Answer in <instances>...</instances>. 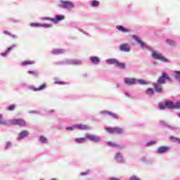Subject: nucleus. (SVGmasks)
Here are the masks:
<instances>
[{
  "label": "nucleus",
  "instance_id": "obj_20",
  "mask_svg": "<svg viewBox=\"0 0 180 180\" xmlns=\"http://www.w3.org/2000/svg\"><path fill=\"white\" fill-rule=\"evenodd\" d=\"M117 30H120V32H122V33H127V29H126L122 25H117Z\"/></svg>",
  "mask_w": 180,
  "mask_h": 180
},
{
  "label": "nucleus",
  "instance_id": "obj_38",
  "mask_svg": "<svg viewBox=\"0 0 180 180\" xmlns=\"http://www.w3.org/2000/svg\"><path fill=\"white\" fill-rule=\"evenodd\" d=\"M159 107H160V109H165L167 106L162 103H159Z\"/></svg>",
  "mask_w": 180,
  "mask_h": 180
},
{
  "label": "nucleus",
  "instance_id": "obj_46",
  "mask_svg": "<svg viewBox=\"0 0 180 180\" xmlns=\"http://www.w3.org/2000/svg\"><path fill=\"white\" fill-rule=\"evenodd\" d=\"M1 56H2L3 57H6V56H8V53H1Z\"/></svg>",
  "mask_w": 180,
  "mask_h": 180
},
{
  "label": "nucleus",
  "instance_id": "obj_43",
  "mask_svg": "<svg viewBox=\"0 0 180 180\" xmlns=\"http://www.w3.org/2000/svg\"><path fill=\"white\" fill-rule=\"evenodd\" d=\"M73 64H81V60H74Z\"/></svg>",
  "mask_w": 180,
  "mask_h": 180
},
{
  "label": "nucleus",
  "instance_id": "obj_12",
  "mask_svg": "<svg viewBox=\"0 0 180 180\" xmlns=\"http://www.w3.org/2000/svg\"><path fill=\"white\" fill-rule=\"evenodd\" d=\"M115 160L118 162H123V156H122V153H117L115 155Z\"/></svg>",
  "mask_w": 180,
  "mask_h": 180
},
{
  "label": "nucleus",
  "instance_id": "obj_5",
  "mask_svg": "<svg viewBox=\"0 0 180 180\" xmlns=\"http://www.w3.org/2000/svg\"><path fill=\"white\" fill-rule=\"evenodd\" d=\"M59 6L66 9H71L72 8H74V4H72L71 1H62Z\"/></svg>",
  "mask_w": 180,
  "mask_h": 180
},
{
  "label": "nucleus",
  "instance_id": "obj_16",
  "mask_svg": "<svg viewBox=\"0 0 180 180\" xmlns=\"http://www.w3.org/2000/svg\"><path fill=\"white\" fill-rule=\"evenodd\" d=\"M29 135V132L27 131H22L18 136L19 140H22V139H25V137H27Z\"/></svg>",
  "mask_w": 180,
  "mask_h": 180
},
{
  "label": "nucleus",
  "instance_id": "obj_41",
  "mask_svg": "<svg viewBox=\"0 0 180 180\" xmlns=\"http://www.w3.org/2000/svg\"><path fill=\"white\" fill-rule=\"evenodd\" d=\"M11 146H12V143L8 142V143H6V150H8V147H11Z\"/></svg>",
  "mask_w": 180,
  "mask_h": 180
},
{
  "label": "nucleus",
  "instance_id": "obj_27",
  "mask_svg": "<svg viewBox=\"0 0 180 180\" xmlns=\"http://www.w3.org/2000/svg\"><path fill=\"white\" fill-rule=\"evenodd\" d=\"M146 95L153 96V95H154V90H153V89H148L146 91Z\"/></svg>",
  "mask_w": 180,
  "mask_h": 180
},
{
  "label": "nucleus",
  "instance_id": "obj_25",
  "mask_svg": "<svg viewBox=\"0 0 180 180\" xmlns=\"http://www.w3.org/2000/svg\"><path fill=\"white\" fill-rule=\"evenodd\" d=\"M115 65H117V67H119V68H122V69H124L126 68V65L124 63H120L117 60Z\"/></svg>",
  "mask_w": 180,
  "mask_h": 180
},
{
  "label": "nucleus",
  "instance_id": "obj_10",
  "mask_svg": "<svg viewBox=\"0 0 180 180\" xmlns=\"http://www.w3.org/2000/svg\"><path fill=\"white\" fill-rule=\"evenodd\" d=\"M124 82L127 85H134L137 82V79L136 78H126Z\"/></svg>",
  "mask_w": 180,
  "mask_h": 180
},
{
  "label": "nucleus",
  "instance_id": "obj_29",
  "mask_svg": "<svg viewBox=\"0 0 180 180\" xmlns=\"http://www.w3.org/2000/svg\"><path fill=\"white\" fill-rule=\"evenodd\" d=\"M107 62L108 63V64H114L115 65H116V64L117 63V60H116V59H110V60H107Z\"/></svg>",
  "mask_w": 180,
  "mask_h": 180
},
{
  "label": "nucleus",
  "instance_id": "obj_19",
  "mask_svg": "<svg viewBox=\"0 0 180 180\" xmlns=\"http://www.w3.org/2000/svg\"><path fill=\"white\" fill-rule=\"evenodd\" d=\"M90 60L94 64H99V58L96 56L91 57Z\"/></svg>",
  "mask_w": 180,
  "mask_h": 180
},
{
  "label": "nucleus",
  "instance_id": "obj_44",
  "mask_svg": "<svg viewBox=\"0 0 180 180\" xmlns=\"http://www.w3.org/2000/svg\"><path fill=\"white\" fill-rule=\"evenodd\" d=\"M88 172H82L81 174H80V175H82V176H84V175H88Z\"/></svg>",
  "mask_w": 180,
  "mask_h": 180
},
{
  "label": "nucleus",
  "instance_id": "obj_39",
  "mask_svg": "<svg viewBox=\"0 0 180 180\" xmlns=\"http://www.w3.org/2000/svg\"><path fill=\"white\" fill-rule=\"evenodd\" d=\"M129 180H140V179H139L137 176H132Z\"/></svg>",
  "mask_w": 180,
  "mask_h": 180
},
{
  "label": "nucleus",
  "instance_id": "obj_26",
  "mask_svg": "<svg viewBox=\"0 0 180 180\" xmlns=\"http://www.w3.org/2000/svg\"><path fill=\"white\" fill-rule=\"evenodd\" d=\"M169 139L173 141V143H179L180 144V139L179 138H176L174 136H170Z\"/></svg>",
  "mask_w": 180,
  "mask_h": 180
},
{
  "label": "nucleus",
  "instance_id": "obj_8",
  "mask_svg": "<svg viewBox=\"0 0 180 180\" xmlns=\"http://www.w3.org/2000/svg\"><path fill=\"white\" fill-rule=\"evenodd\" d=\"M31 27H51V25L40 24L38 22H32L30 24Z\"/></svg>",
  "mask_w": 180,
  "mask_h": 180
},
{
  "label": "nucleus",
  "instance_id": "obj_24",
  "mask_svg": "<svg viewBox=\"0 0 180 180\" xmlns=\"http://www.w3.org/2000/svg\"><path fill=\"white\" fill-rule=\"evenodd\" d=\"M76 143L81 144L82 143H85L86 141V137L85 138H77L75 139Z\"/></svg>",
  "mask_w": 180,
  "mask_h": 180
},
{
  "label": "nucleus",
  "instance_id": "obj_1",
  "mask_svg": "<svg viewBox=\"0 0 180 180\" xmlns=\"http://www.w3.org/2000/svg\"><path fill=\"white\" fill-rule=\"evenodd\" d=\"M165 79H167V81H169V82H172V79L168 77V74H167L165 72H163L162 73V76L158 78L157 83H153V86L156 92H162V86L161 85L165 84Z\"/></svg>",
  "mask_w": 180,
  "mask_h": 180
},
{
  "label": "nucleus",
  "instance_id": "obj_14",
  "mask_svg": "<svg viewBox=\"0 0 180 180\" xmlns=\"http://www.w3.org/2000/svg\"><path fill=\"white\" fill-rule=\"evenodd\" d=\"M46 86H47V85L46 84V83H44L41 86H39L38 88H34L33 91H34V92H37L39 91H43V90L46 89Z\"/></svg>",
  "mask_w": 180,
  "mask_h": 180
},
{
  "label": "nucleus",
  "instance_id": "obj_4",
  "mask_svg": "<svg viewBox=\"0 0 180 180\" xmlns=\"http://www.w3.org/2000/svg\"><path fill=\"white\" fill-rule=\"evenodd\" d=\"M43 20H50L53 23H58L61 20H64V16L63 15H56L54 18H42Z\"/></svg>",
  "mask_w": 180,
  "mask_h": 180
},
{
  "label": "nucleus",
  "instance_id": "obj_32",
  "mask_svg": "<svg viewBox=\"0 0 180 180\" xmlns=\"http://www.w3.org/2000/svg\"><path fill=\"white\" fill-rule=\"evenodd\" d=\"M0 124H6V122H5V120L2 117V115H0Z\"/></svg>",
  "mask_w": 180,
  "mask_h": 180
},
{
  "label": "nucleus",
  "instance_id": "obj_42",
  "mask_svg": "<svg viewBox=\"0 0 180 180\" xmlns=\"http://www.w3.org/2000/svg\"><path fill=\"white\" fill-rule=\"evenodd\" d=\"M4 34H6L7 36H12V34H11V32H8V31H4Z\"/></svg>",
  "mask_w": 180,
  "mask_h": 180
},
{
  "label": "nucleus",
  "instance_id": "obj_6",
  "mask_svg": "<svg viewBox=\"0 0 180 180\" xmlns=\"http://www.w3.org/2000/svg\"><path fill=\"white\" fill-rule=\"evenodd\" d=\"M86 139H87L90 141H94V143H99V141H101V138L99 136L90 134H86Z\"/></svg>",
  "mask_w": 180,
  "mask_h": 180
},
{
  "label": "nucleus",
  "instance_id": "obj_21",
  "mask_svg": "<svg viewBox=\"0 0 180 180\" xmlns=\"http://www.w3.org/2000/svg\"><path fill=\"white\" fill-rule=\"evenodd\" d=\"M108 144L110 146V147H115L117 148H123V146L119 145V144H117V143H112V142H108Z\"/></svg>",
  "mask_w": 180,
  "mask_h": 180
},
{
  "label": "nucleus",
  "instance_id": "obj_9",
  "mask_svg": "<svg viewBox=\"0 0 180 180\" xmlns=\"http://www.w3.org/2000/svg\"><path fill=\"white\" fill-rule=\"evenodd\" d=\"M120 50L124 53H129V51H130V46H129L127 44H121L120 46Z\"/></svg>",
  "mask_w": 180,
  "mask_h": 180
},
{
  "label": "nucleus",
  "instance_id": "obj_15",
  "mask_svg": "<svg viewBox=\"0 0 180 180\" xmlns=\"http://www.w3.org/2000/svg\"><path fill=\"white\" fill-rule=\"evenodd\" d=\"M165 106L168 108V109H174L175 103L172 101H166Z\"/></svg>",
  "mask_w": 180,
  "mask_h": 180
},
{
  "label": "nucleus",
  "instance_id": "obj_3",
  "mask_svg": "<svg viewBox=\"0 0 180 180\" xmlns=\"http://www.w3.org/2000/svg\"><path fill=\"white\" fill-rule=\"evenodd\" d=\"M152 56L155 58V60H160L162 63H168V59L165 58V57L162 56L158 52L153 51L152 53Z\"/></svg>",
  "mask_w": 180,
  "mask_h": 180
},
{
  "label": "nucleus",
  "instance_id": "obj_30",
  "mask_svg": "<svg viewBox=\"0 0 180 180\" xmlns=\"http://www.w3.org/2000/svg\"><path fill=\"white\" fill-rule=\"evenodd\" d=\"M137 82H139V84H140L141 85H147V84H148V82H147V81L144 79L137 80Z\"/></svg>",
  "mask_w": 180,
  "mask_h": 180
},
{
  "label": "nucleus",
  "instance_id": "obj_31",
  "mask_svg": "<svg viewBox=\"0 0 180 180\" xmlns=\"http://www.w3.org/2000/svg\"><path fill=\"white\" fill-rule=\"evenodd\" d=\"M174 77L176 79H179L180 78V71H174Z\"/></svg>",
  "mask_w": 180,
  "mask_h": 180
},
{
  "label": "nucleus",
  "instance_id": "obj_33",
  "mask_svg": "<svg viewBox=\"0 0 180 180\" xmlns=\"http://www.w3.org/2000/svg\"><path fill=\"white\" fill-rule=\"evenodd\" d=\"M92 6H99V1H94L91 4Z\"/></svg>",
  "mask_w": 180,
  "mask_h": 180
},
{
  "label": "nucleus",
  "instance_id": "obj_11",
  "mask_svg": "<svg viewBox=\"0 0 180 180\" xmlns=\"http://www.w3.org/2000/svg\"><path fill=\"white\" fill-rule=\"evenodd\" d=\"M169 150V147L167 146H161L158 148L157 153L158 154H164V153H167Z\"/></svg>",
  "mask_w": 180,
  "mask_h": 180
},
{
  "label": "nucleus",
  "instance_id": "obj_17",
  "mask_svg": "<svg viewBox=\"0 0 180 180\" xmlns=\"http://www.w3.org/2000/svg\"><path fill=\"white\" fill-rule=\"evenodd\" d=\"M101 113L103 115H108L109 116H112V117H114V119H119V117H117V115H116L113 112L103 111V112H101Z\"/></svg>",
  "mask_w": 180,
  "mask_h": 180
},
{
  "label": "nucleus",
  "instance_id": "obj_18",
  "mask_svg": "<svg viewBox=\"0 0 180 180\" xmlns=\"http://www.w3.org/2000/svg\"><path fill=\"white\" fill-rule=\"evenodd\" d=\"M34 64V61L33 60H25L22 63H21V65L26 66V65H32Z\"/></svg>",
  "mask_w": 180,
  "mask_h": 180
},
{
  "label": "nucleus",
  "instance_id": "obj_28",
  "mask_svg": "<svg viewBox=\"0 0 180 180\" xmlns=\"http://www.w3.org/2000/svg\"><path fill=\"white\" fill-rule=\"evenodd\" d=\"M39 141H41V143H44V144H47V138L44 136H40Z\"/></svg>",
  "mask_w": 180,
  "mask_h": 180
},
{
  "label": "nucleus",
  "instance_id": "obj_34",
  "mask_svg": "<svg viewBox=\"0 0 180 180\" xmlns=\"http://www.w3.org/2000/svg\"><path fill=\"white\" fill-rule=\"evenodd\" d=\"M15 47H16V45H13L12 46L8 47L6 49V53H9V51H11V50H13V49H15Z\"/></svg>",
  "mask_w": 180,
  "mask_h": 180
},
{
  "label": "nucleus",
  "instance_id": "obj_23",
  "mask_svg": "<svg viewBox=\"0 0 180 180\" xmlns=\"http://www.w3.org/2000/svg\"><path fill=\"white\" fill-rule=\"evenodd\" d=\"M75 127H77V129H79L80 130H86L88 129L87 125H83V124H77L75 126Z\"/></svg>",
  "mask_w": 180,
  "mask_h": 180
},
{
  "label": "nucleus",
  "instance_id": "obj_35",
  "mask_svg": "<svg viewBox=\"0 0 180 180\" xmlns=\"http://www.w3.org/2000/svg\"><path fill=\"white\" fill-rule=\"evenodd\" d=\"M174 109H180V101L174 103Z\"/></svg>",
  "mask_w": 180,
  "mask_h": 180
},
{
  "label": "nucleus",
  "instance_id": "obj_13",
  "mask_svg": "<svg viewBox=\"0 0 180 180\" xmlns=\"http://www.w3.org/2000/svg\"><path fill=\"white\" fill-rule=\"evenodd\" d=\"M133 39H134V40H136V41H137V43L139 44H140L141 47H144V42H143V41L140 40V37H139V36L134 35Z\"/></svg>",
  "mask_w": 180,
  "mask_h": 180
},
{
  "label": "nucleus",
  "instance_id": "obj_45",
  "mask_svg": "<svg viewBox=\"0 0 180 180\" xmlns=\"http://www.w3.org/2000/svg\"><path fill=\"white\" fill-rule=\"evenodd\" d=\"M66 129H67V130H74V127H68Z\"/></svg>",
  "mask_w": 180,
  "mask_h": 180
},
{
  "label": "nucleus",
  "instance_id": "obj_37",
  "mask_svg": "<svg viewBox=\"0 0 180 180\" xmlns=\"http://www.w3.org/2000/svg\"><path fill=\"white\" fill-rule=\"evenodd\" d=\"M15 109V105H11L8 107V110H13Z\"/></svg>",
  "mask_w": 180,
  "mask_h": 180
},
{
  "label": "nucleus",
  "instance_id": "obj_22",
  "mask_svg": "<svg viewBox=\"0 0 180 180\" xmlns=\"http://www.w3.org/2000/svg\"><path fill=\"white\" fill-rule=\"evenodd\" d=\"M63 53H64V50L63 49H53L52 51V53L55 54V55L63 54Z\"/></svg>",
  "mask_w": 180,
  "mask_h": 180
},
{
  "label": "nucleus",
  "instance_id": "obj_2",
  "mask_svg": "<svg viewBox=\"0 0 180 180\" xmlns=\"http://www.w3.org/2000/svg\"><path fill=\"white\" fill-rule=\"evenodd\" d=\"M105 131L110 134H122L123 129L120 127H106Z\"/></svg>",
  "mask_w": 180,
  "mask_h": 180
},
{
  "label": "nucleus",
  "instance_id": "obj_40",
  "mask_svg": "<svg viewBox=\"0 0 180 180\" xmlns=\"http://www.w3.org/2000/svg\"><path fill=\"white\" fill-rule=\"evenodd\" d=\"M166 41H167V43L169 44L170 46H173V44H174V41H172L171 39H167Z\"/></svg>",
  "mask_w": 180,
  "mask_h": 180
},
{
  "label": "nucleus",
  "instance_id": "obj_36",
  "mask_svg": "<svg viewBox=\"0 0 180 180\" xmlns=\"http://www.w3.org/2000/svg\"><path fill=\"white\" fill-rule=\"evenodd\" d=\"M27 72L29 74H32V75H33L34 77H37V75H38L37 72H36L34 71H28Z\"/></svg>",
  "mask_w": 180,
  "mask_h": 180
},
{
  "label": "nucleus",
  "instance_id": "obj_7",
  "mask_svg": "<svg viewBox=\"0 0 180 180\" xmlns=\"http://www.w3.org/2000/svg\"><path fill=\"white\" fill-rule=\"evenodd\" d=\"M10 123H11V124L18 126H25L26 124V122L22 119L11 120Z\"/></svg>",
  "mask_w": 180,
  "mask_h": 180
}]
</instances>
